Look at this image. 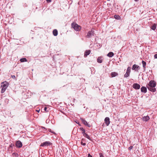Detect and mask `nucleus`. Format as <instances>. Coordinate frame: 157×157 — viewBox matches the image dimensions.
<instances>
[{
  "label": "nucleus",
  "instance_id": "obj_7",
  "mask_svg": "<svg viewBox=\"0 0 157 157\" xmlns=\"http://www.w3.org/2000/svg\"><path fill=\"white\" fill-rule=\"evenodd\" d=\"M52 144L49 141H45L41 144V146L44 147L50 145Z\"/></svg>",
  "mask_w": 157,
  "mask_h": 157
},
{
  "label": "nucleus",
  "instance_id": "obj_31",
  "mask_svg": "<svg viewBox=\"0 0 157 157\" xmlns=\"http://www.w3.org/2000/svg\"><path fill=\"white\" fill-rule=\"evenodd\" d=\"M154 58L155 59L157 58V54H155L154 55Z\"/></svg>",
  "mask_w": 157,
  "mask_h": 157
},
{
  "label": "nucleus",
  "instance_id": "obj_10",
  "mask_svg": "<svg viewBox=\"0 0 157 157\" xmlns=\"http://www.w3.org/2000/svg\"><path fill=\"white\" fill-rule=\"evenodd\" d=\"M16 145L17 147L20 148L22 147V144L21 141L19 140H18L16 142Z\"/></svg>",
  "mask_w": 157,
  "mask_h": 157
},
{
  "label": "nucleus",
  "instance_id": "obj_13",
  "mask_svg": "<svg viewBox=\"0 0 157 157\" xmlns=\"http://www.w3.org/2000/svg\"><path fill=\"white\" fill-rule=\"evenodd\" d=\"M103 57L102 56L98 57L97 59V61L98 63H101L102 62Z\"/></svg>",
  "mask_w": 157,
  "mask_h": 157
},
{
  "label": "nucleus",
  "instance_id": "obj_28",
  "mask_svg": "<svg viewBox=\"0 0 157 157\" xmlns=\"http://www.w3.org/2000/svg\"><path fill=\"white\" fill-rule=\"evenodd\" d=\"M44 111L46 112L48 111V110H47V108L46 107H44Z\"/></svg>",
  "mask_w": 157,
  "mask_h": 157
},
{
  "label": "nucleus",
  "instance_id": "obj_22",
  "mask_svg": "<svg viewBox=\"0 0 157 157\" xmlns=\"http://www.w3.org/2000/svg\"><path fill=\"white\" fill-rule=\"evenodd\" d=\"M80 129L82 131V133L83 135L84 133H85V130L83 128L81 127L80 128Z\"/></svg>",
  "mask_w": 157,
  "mask_h": 157
},
{
  "label": "nucleus",
  "instance_id": "obj_32",
  "mask_svg": "<svg viewBox=\"0 0 157 157\" xmlns=\"http://www.w3.org/2000/svg\"><path fill=\"white\" fill-rule=\"evenodd\" d=\"M11 77L13 79H15V76L14 75H11Z\"/></svg>",
  "mask_w": 157,
  "mask_h": 157
},
{
  "label": "nucleus",
  "instance_id": "obj_17",
  "mask_svg": "<svg viewBox=\"0 0 157 157\" xmlns=\"http://www.w3.org/2000/svg\"><path fill=\"white\" fill-rule=\"evenodd\" d=\"M83 136L86 137V138H87L89 140H92V139H91V138L90 137V136L87 134H86V133H84V134H83Z\"/></svg>",
  "mask_w": 157,
  "mask_h": 157
},
{
  "label": "nucleus",
  "instance_id": "obj_15",
  "mask_svg": "<svg viewBox=\"0 0 157 157\" xmlns=\"http://www.w3.org/2000/svg\"><path fill=\"white\" fill-rule=\"evenodd\" d=\"M90 50H87L86 51L84 54V57H86L88 55H89L90 53Z\"/></svg>",
  "mask_w": 157,
  "mask_h": 157
},
{
  "label": "nucleus",
  "instance_id": "obj_27",
  "mask_svg": "<svg viewBox=\"0 0 157 157\" xmlns=\"http://www.w3.org/2000/svg\"><path fill=\"white\" fill-rule=\"evenodd\" d=\"M48 131H49V132H51L52 133H54V134H55V132H53V131H51V129H49V130H48Z\"/></svg>",
  "mask_w": 157,
  "mask_h": 157
},
{
  "label": "nucleus",
  "instance_id": "obj_18",
  "mask_svg": "<svg viewBox=\"0 0 157 157\" xmlns=\"http://www.w3.org/2000/svg\"><path fill=\"white\" fill-rule=\"evenodd\" d=\"M142 63L143 64V67L144 68V70L145 71V70L146 66V62L145 61L143 60L142 61Z\"/></svg>",
  "mask_w": 157,
  "mask_h": 157
},
{
  "label": "nucleus",
  "instance_id": "obj_11",
  "mask_svg": "<svg viewBox=\"0 0 157 157\" xmlns=\"http://www.w3.org/2000/svg\"><path fill=\"white\" fill-rule=\"evenodd\" d=\"M105 122L107 126H108L110 124V120L108 117H106L105 119Z\"/></svg>",
  "mask_w": 157,
  "mask_h": 157
},
{
  "label": "nucleus",
  "instance_id": "obj_34",
  "mask_svg": "<svg viewBox=\"0 0 157 157\" xmlns=\"http://www.w3.org/2000/svg\"><path fill=\"white\" fill-rule=\"evenodd\" d=\"M87 157H92V156L90 155V154H89Z\"/></svg>",
  "mask_w": 157,
  "mask_h": 157
},
{
  "label": "nucleus",
  "instance_id": "obj_14",
  "mask_svg": "<svg viewBox=\"0 0 157 157\" xmlns=\"http://www.w3.org/2000/svg\"><path fill=\"white\" fill-rule=\"evenodd\" d=\"M141 91L143 93H146L147 92V88L145 86H142L141 88Z\"/></svg>",
  "mask_w": 157,
  "mask_h": 157
},
{
  "label": "nucleus",
  "instance_id": "obj_36",
  "mask_svg": "<svg viewBox=\"0 0 157 157\" xmlns=\"http://www.w3.org/2000/svg\"><path fill=\"white\" fill-rule=\"evenodd\" d=\"M40 110H37V112H40Z\"/></svg>",
  "mask_w": 157,
  "mask_h": 157
},
{
  "label": "nucleus",
  "instance_id": "obj_33",
  "mask_svg": "<svg viewBox=\"0 0 157 157\" xmlns=\"http://www.w3.org/2000/svg\"><path fill=\"white\" fill-rule=\"evenodd\" d=\"M52 0H46L47 2H51Z\"/></svg>",
  "mask_w": 157,
  "mask_h": 157
},
{
  "label": "nucleus",
  "instance_id": "obj_5",
  "mask_svg": "<svg viewBox=\"0 0 157 157\" xmlns=\"http://www.w3.org/2000/svg\"><path fill=\"white\" fill-rule=\"evenodd\" d=\"M94 31L91 30L90 31H89L87 33V35L86 36V37L89 38H90L92 36H94Z\"/></svg>",
  "mask_w": 157,
  "mask_h": 157
},
{
  "label": "nucleus",
  "instance_id": "obj_1",
  "mask_svg": "<svg viewBox=\"0 0 157 157\" xmlns=\"http://www.w3.org/2000/svg\"><path fill=\"white\" fill-rule=\"evenodd\" d=\"M156 85L155 82L154 80L150 81L149 83L147 85V87L150 91L155 92L156 91V89L155 88Z\"/></svg>",
  "mask_w": 157,
  "mask_h": 157
},
{
  "label": "nucleus",
  "instance_id": "obj_26",
  "mask_svg": "<svg viewBox=\"0 0 157 157\" xmlns=\"http://www.w3.org/2000/svg\"><path fill=\"white\" fill-rule=\"evenodd\" d=\"M100 157H104L103 154L101 153H99Z\"/></svg>",
  "mask_w": 157,
  "mask_h": 157
},
{
  "label": "nucleus",
  "instance_id": "obj_35",
  "mask_svg": "<svg viewBox=\"0 0 157 157\" xmlns=\"http://www.w3.org/2000/svg\"><path fill=\"white\" fill-rule=\"evenodd\" d=\"M135 2H137L139 1V0H134Z\"/></svg>",
  "mask_w": 157,
  "mask_h": 157
},
{
  "label": "nucleus",
  "instance_id": "obj_2",
  "mask_svg": "<svg viewBox=\"0 0 157 157\" xmlns=\"http://www.w3.org/2000/svg\"><path fill=\"white\" fill-rule=\"evenodd\" d=\"M9 86V83L6 81L3 82L1 83V87H2L1 93H3Z\"/></svg>",
  "mask_w": 157,
  "mask_h": 157
},
{
  "label": "nucleus",
  "instance_id": "obj_24",
  "mask_svg": "<svg viewBox=\"0 0 157 157\" xmlns=\"http://www.w3.org/2000/svg\"><path fill=\"white\" fill-rule=\"evenodd\" d=\"M114 17L116 19H118L120 17L118 15H114Z\"/></svg>",
  "mask_w": 157,
  "mask_h": 157
},
{
  "label": "nucleus",
  "instance_id": "obj_12",
  "mask_svg": "<svg viewBox=\"0 0 157 157\" xmlns=\"http://www.w3.org/2000/svg\"><path fill=\"white\" fill-rule=\"evenodd\" d=\"M142 119L144 121H147L150 119V118L148 116H147L143 117Z\"/></svg>",
  "mask_w": 157,
  "mask_h": 157
},
{
  "label": "nucleus",
  "instance_id": "obj_4",
  "mask_svg": "<svg viewBox=\"0 0 157 157\" xmlns=\"http://www.w3.org/2000/svg\"><path fill=\"white\" fill-rule=\"evenodd\" d=\"M130 71H131V68L130 67H128L127 68L126 73L124 75V78H127L130 75Z\"/></svg>",
  "mask_w": 157,
  "mask_h": 157
},
{
  "label": "nucleus",
  "instance_id": "obj_9",
  "mask_svg": "<svg viewBox=\"0 0 157 157\" xmlns=\"http://www.w3.org/2000/svg\"><path fill=\"white\" fill-rule=\"evenodd\" d=\"M133 87L136 90H138L140 88V86L138 84L135 83L133 84Z\"/></svg>",
  "mask_w": 157,
  "mask_h": 157
},
{
  "label": "nucleus",
  "instance_id": "obj_8",
  "mask_svg": "<svg viewBox=\"0 0 157 157\" xmlns=\"http://www.w3.org/2000/svg\"><path fill=\"white\" fill-rule=\"evenodd\" d=\"M81 120L82 123L85 125L89 127H90V125L84 119L82 118H81Z\"/></svg>",
  "mask_w": 157,
  "mask_h": 157
},
{
  "label": "nucleus",
  "instance_id": "obj_16",
  "mask_svg": "<svg viewBox=\"0 0 157 157\" xmlns=\"http://www.w3.org/2000/svg\"><path fill=\"white\" fill-rule=\"evenodd\" d=\"M118 75V74L116 72H112L111 73V75L112 77H115L117 76Z\"/></svg>",
  "mask_w": 157,
  "mask_h": 157
},
{
  "label": "nucleus",
  "instance_id": "obj_3",
  "mask_svg": "<svg viewBox=\"0 0 157 157\" xmlns=\"http://www.w3.org/2000/svg\"><path fill=\"white\" fill-rule=\"evenodd\" d=\"M71 25L74 29L77 31H79L81 29V27L75 23H72Z\"/></svg>",
  "mask_w": 157,
  "mask_h": 157
},
{
  "label": "nucleus",
  "instance_id": "obj_19",
  "mask_svg": "<svg viewBox=\"0 0 157 157\" xmlns=\"http://www.w3.org/2000/svg\"><path fill=\"white\" fill-rule=\"evenodd\" d=\"M53 33L54 36H56L58 35V31L56 29H54L53 31Z\"/></svg>",
  "mask_w": 157,
  "mask_h": 157
},
{
  "label": "nucleus",
  "instance_id": "obj_23",
  "mask_svg": "<svg viewBox=\"0 0 157 157\" xmlns=\"http://www.w3.org/2000/svg\"><path fill=\"white\" fill-rule=\"evenodd\" d=\"M20 61L21 62H26L27 61V59L25 58H23L20 59Z\"/></svg>",
  "mask_w": 157,
  "mask_h": 157
},
{
  "label": "nucleus",
  "instance_id": "obj_25",
  "mask_svg": "<svg viewBox=\"0 0 157 157\" xmlns=\"http://www.w3.org/2000/svg\"><path fill=\"white\" fill-rule=\"evenodd\" d=\"M83 140V139H82V141H81V144L82 145H83V146H85L86 145V144L85 143H83L82 142V140Z\"/></svg>",
  "mask_w": 157,
  "mask_h": 157
},
{
  "label": "nucleus",
  "instance_id": "obj_30",
  "mask_svg": "<svg viewBox=\"0 0 157 157\" xmlns=\"http://www.w3.org/2000/svg\"><path fill=\"white\" fill-rule=\"evenodd\" d=\"M133 148V146H130L128 148V149L129 150H131V149H132Z\"/></svg>",
  "mask_w": 157,
  "mask_h": 157
},
{
  "label": "nucleus",
  "instance_id": "obj_20",
  "mask_svg": "<svg viewBox=\"0 0 157 157\" xmlns=\"http://www.w3.org/2000/svg\"><path fill=\"white\" fill-rule=\"evenodd\" d=\"M114 55V54L113 52H110L107 55V56L109 57H112Z\"/></svg>",
  "mask_w": 157,
  "mask_h": 157
},
{
  "label": "nucleus",
  "instance_id": "obj_29",
  "mask_svg": "<svg viewBox=\"0 0 157 157\" xmlns=\"http://www.w3.org/2000/svg\"><path fill=\"white\" fill-rule=\"evenodd\" d=\"M14 146V144H11L9 146L10 147H13Z\"/></svg>",
  "mask_w": 157,
  "mask_h": 157
},
{
  "label": "nucleus",
  "instance_id": "obj_6",
  "mask_svg": "<svg viewBox=\"0 0 157 157\" xmlns=\"http://www.w3.org/2000/svg\"><path fill=\"white\" fill-rule=\"evenodd\" d=\"M140 67L137 65L134 64L133 65L132 69L136 71H138V70L140 69Z\"/></svg>",
  "mask_w": 157,
  "mask_h": 157
},
{
  "label": "nucleus",
  "instance_id": "obj_21",
  "mask_svg": "<svg viewBox=\"0 0 157 157\" xmlns=\"http://www.w3.org/2000/svg\"><path fill=\"white\" fill-rule=\"evenodd\" d=\"M151 28L153 30H155L156 28V25L155 24L151 25Z\"/></svg>",
  "mask_w": 157,
  "mask_h": 157
}]
</instances>
